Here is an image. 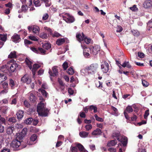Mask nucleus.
<instances>
[{
	"instance_id": "ddd939ff",
	"label": "nucleus",
	"mask_w": 152,
	"mask_h": 152,
	"mask_svg": "<svg viewBox=\"0 0 152 152\" xmlns=\"http://www.w3.org/2000/svg\"><path fill=\"white\" fill-rule=\"evenodd\" d=\"M80 73L83 76H86L90 75L87 66L84 69L81 70Z\"/></svg>"
},
{
	"instance_id": "b1692460",
	"label": "nucleus",
	"mask_w": 152,
	"mask_h": 152,
	"mask_svg": "<svg viewBox=\"0 0 152 152\" xmlns=\"http://www.w3.org/2000/svg\"><path fill=\"white\" fill-rule=\"evenodd\" d=\"M9 109L7 106H4L0 108V111L4 114H6L7 113Z\"/></svg>"
},
{
	"instance_id": "6e6d98bb",
	"label": "nucleus",
	"mask_w": 152,
	"mask_h": 152,
	"mask_svg": "<svg viewBox=\"0 0 152 152\" xmlns=\"http://www.w3.org/2000/svg\"><path fill=\"white\" fill-rule=\"evenodd\" d=\"M132 31L133 34L135 36H138L139 35V32L138 31L133 30Z\"/></svg>"
},
{
	"instance_id": "c9c22d12",
	"label": "nucleus",
	"mask_w": 152,
	"mask_h": 152,
	"mask_svg": "<svg viewBox=\"0 0 152 152\" xmlns=\"http://www.w3.org/2000/svg\"><path fill=\"white\" fill-rule=\"evenodd\" d=\"M16 52L15 51L11 52L8 56V58H12L16 57Z\"/></svg>"
},
{
	"instance_id": "2eb2a0df",
	"label": "nucleus",
	"mask_w": 152,
	"mask_h": 152,
	"mask_svg": "<svg viewBox=\"0 0 152 152\" xmlns=\"http://www.w3.org/2000/svg\"><path fill=\"white\" fill-rule=\"evenodd\" d=\"M12 39L13 42L17 43L19 42L20 41V38L18 35L17 34H15L12 37Z\"/></svg>"
},
{
	"instance_id": "338daca9",
	"label": "nucleus",
	"mask_w": 152,
	"mask_h": 152,
	"mask_svg": "<svg viewBox=\"0 0 152 152\" xmlns=\"http://www.w3.org/2000/svg\"><path fill=\"white\" fill-rule=\"evenodd\" d=\"M32 124L34 125H36L38 122V121L37 119H35L34 120L33 119Z\"/></svg>"
},
{
	"instance_id": "4c0bfd02",
	"label": "nucleus",
	"mask_w": 152,
	"mask_h": 152,
	"mask_svg": "<svg viewBox=\"0 0 152 152\" xmlns=\"http://www.w3.org/2000/svg\"><path fill=\"white\" fill-rule=\"evenodd\" d=\"M39 36L41 38L44 39H46L48 38L47 34L44 32L41 33L39 34Z\"/></svg>"
},
{
	"instance_id": "f8f14e48",
	"label": "nucleus",
	"mask_w": 152,
	"mask_h": 152,
	"mask_svg": "<svg viewBox=\"0 0 152 152\" xmlns=\"http://www.w3.org/2000/svg\"><path fill=\"white\" fill-rule=\"evenodd\" d=\"M133 111V110L131 106H127V107H126V110L124 111V113L126 119H128L127 112H128V113H131Z\"/></svg>"
},
{
	"instance_id": "393cba45",
	"label": "nucleus",
	"mask_w": 152,
	"mask_h": 152,
	"mask_svg": "<svg viewBox=\"0 0 152 152\" xmlns=\"http://www.w3.org/2000/svg\"><path fill=\"white\" fill-rule=\"evenodd\" d=\"M102 133L101 130L99 129H97L94 130L92 132V135H100Z\"/></svg>"
},
{
	"instance_id": "864d4df0",
	"label": "nucleus",
	"mask_w": 152,
	"mask_h": 152,
	"mask_svg": "<svg viewBox=\"0 0 152 152\" xmlns=\"http://www.w3.org/2000/svg\"><path fill=\"white\" fill-rule=\"evenodd\" d=\"M84 40L85 42L87 44L90 43L91 42V40L90 39L86 37L84 38Z\"/></svg>"
},
{
	"instance_id": "ea45409f",
	"label": "nucleus",
	"mask_w": 152,
	"mask_h": 152,
	"mask_svg": "<svg viewBox=\"0 0 152 152\" xmlns=\"http://www.w3.org/2000/svg\"><path fill=\"white\" fill-rule=\"evenodd\" d=\"M39 91L41 92L44 96L45 97H47L48 94L45 90L42 89H39Z\"/></svg>"
},
{
	"instance_id": "a211bd4d",
	"label": "nucleus",
	"mask_w": 152,
	"mask_h": 152,
	"mask_svg": "<svg viewBox=\"0 0 152 152\" xmlns=\"http://www.w3.org/2000/svg\"><path fill=\"white\" fill-rule=\"evenodd\" d=\"M40 67V66L38 64H35L34 65L32 69V74L34 77L35 75V72L37 69Z\"/></svg>"
},
{
	"instance_id": "c85d7f7f",
	"label": "nucleus",
	"mask_w": 152,
	"mask_h": 152,
	"mask_svg": "<svg viewBox=\"0 0 152 152\" xmlns=\"http://www.w3.org/2000/svg\"><path fill=\"white\" fill-rule=\"evenodd\" d=\"M24 137L20 133H18L16 134V140H18L21 141V142L22 141V139Z\"/></svg>"
},
{
	"instance_id": "72a5a7b5",
	"label": "nucleus",
	"mask_w": 152,
	"mask_h": 152,
	"mask_svg": "<svg viewBox=\"0 0 152 152\" xmlns=\"http://www.w3.org/2000/svg\"><path fill=\"white\" fill-rule=\"evenodd\" d=\"M88 134V132L83 131L79 133L80 136L82 137L85 138L87 137Z\"/></svg>"
},
{
	"instance_id": "c03bdc74",
	"label": "nucleus",
	"mask_w": 152,
	"mask_h": 152,
	"mask_svg": "<svg viewBox=\"0 0 152 152\" xmlns=\"http://www.w3.org/2000/svg\"><path fill=\"white\" fill-rule=\"evenodd\" d=\"M9 85L12 88H13L15 86V82L12 79H10Z\"/></svg>"
},
{
	"instance_id": "603ef678",
	"label": "nucleus",
	"mask_w": 152,
	"mask_h": 152,
	"mask_svg": "<svg viewBox=\"0 0 152 152\" xmlns=\"http://www.w3.org/2000/svg\"><path fill=\"white\" fill-rule=\"evenodd\" d=\"M67 73L69 75H72L74 73V70L72 68H69L67 71Z\"/></svg>"
},
{
	"instance_id": "5701e85b",
	"label": "nucleus",
	"mask_w": 152,
	"mask_h": 152,
	"mask_svg": "<svg viewBox=\"0 0 152 152\" xmlns=\"http://www.w3.org/2000/svg\"><path fill=\"white\" fill-rule=\"evenodd\" d=\"M32 31L34 34H39L40 31L39 27L37 26H34L33 27Z\"/></svg>"
},
{
	"instance_id": "4d7b16f0",
	"label": "nucleus",
	"mask_w": 152,
	"mask_h": 152,
	"mask_svg": "<svg viewBox=\"0 0 152 152\" xmlns=\"http://www.w3.org/2000/svg\"><path fill=\"white\" fill-rule=\"evenodd\" d=\"M28 9V7L25 5H23L21 7V10L23 12H25Z\"/></svg>"
},
{
	"instance_id": "412c9836",
	"label": "nucleus",
	"mask_w": 152,
	"mask_h": 152,
	"mask_svg": "<svg viewBox=\"0 0 152 152\" xmlns=\"http://www.w3.org/2000/svg\"><path fill=\"white\" fill-rule=\"evenodd\" d=\"M77 147L81 152H88L84 148L83 146L81 144H78L77 145Z\"/></svg>"
},
{
	"instance_id": "473e14b6",
	"label": "nucleus",
	"mask_w": 152,
	"mask_h": 152,
	"mask_svg": "<svg viewBox=\"0 0 152 152\" xmlns=\"http://www.w3.org/2000/svg\"><path fill=\"white\" fill-rule=\"evenodd\" d=\"M121 66L124 67H126L129 69L131 68V66L130 65L129 62L128 61H124V62L121 65Z\"/></svg>"
},
{
	"instance_id": "774afa93",
	"label": "nucleus",
	"mask_w": 152,
	"mask_h": 152,
	"mask_svg": "<svg viewBox=\"0 0 152 152\" xmlns=\"http://www.w3.org/2000/svg\"><path fill=\"white\" fill-rule=\"evenodd\" d=\"M122 28L121 26H118L116 30V32H121L122 31Z\"/></svg>"
},
{
	"instance_id": "a19ab883",
	"label": "nucleus",
	"mask_w": 152,
	"mask_h": 152,
	"mask_svg": "<svg viewBox=\"0 0 152 152\" xmlns=\"http://www.w3.org/2000/svg\"><path fill=\"white\" fill-rule=\"evenodd\" d=\"M29 99L31 101L34 102L35 101L36 99L35 96L33 94H30Z\"/></svg>"
},
{
	"instance_id": "a878e982",
	"label": "nucleus",
	"mask_w": 152,
	"mask_h": 152,
	"mask_svg": "<svg viewBox=\"0 0 152 152\" xmlns=\"http://www.w3.org/2000/svg\"><path fill=\"white\" fill-rule=\"evenodd\" d=\"M25 61L26 64L28 65L30 69H31L32 68L31 64L32 63L31 61L27 58H26Z\"/></svg>"
},
{
	"instance_id": "5fc2aeb1",
	"label": "nucleus",
	"mask_w": 152,
	"mask_h": 152,
	"mask_svg": "<svg viewBox=\"0 0 152 152\" xmlns=\"http://www.w3.org/2000/svg\"><path fill=\"white\" fill-rule=\"evenodd\" d=\"M70 150L72 152H78V150L76 147H72V146L70 148Z\"/></svg>"
},
{
	"instance_id": "cd10ccee",
	"label": "nucleus",
	"mask_w": 152,
	"mask_h": 152,
	"mask_svg": "<svg viewBox=\"0 0 152 152\" xmlns=\"http://www.w3.org/2000/svg\"><path fill=\"white\" fill-rule=\"evenodd\" d=\"M117 143V142L115 140H112L108 142L107 145L109 147L113 146Z\"/></svg>"
},
{
	"instance_id": "a18cd8bd",
	"label": "nucleus",
	"mask_w": 152,
	"mask_h": 152,
	"mask_svg": "<svg viewBox=\"0 0 152 152\" xmlns=\"http://www.w3.org/2000/svg\"><path fill=\"white\" fill-rule=\"evenodd\" d=\"M28 37L30 39L33 41H38V40L37 38L34 36L30 35Z\"/></svg>"
},
{
	"instance_id": "20e7f679",
	"label": "nucleus",
	"mask_w": 152,
	"mask_h": 152,
	"mask_svg": "<svg viewBox=\"0 0 152 152\" xmlns=\"http://www.w3.org/2000/svg\"><path fill=\"white\" fill-rule=\"evenodd\" d=\"M113 136H115L114 134H113ZM115 137H116V139L117 140L122 142V144L124 145H125L127 144V138L126 137L124 136H121L120 135V134L119 133H118L116 134V135L115 136Z\"/></svg>"
},
{
	"instance_id": "c756f323",
	"label": "nucleus",
	"mask_w": 152,
	"mask_h": 152,
	"mask_svg": "<svg viewBox=\"0 0 152 152\" xmlns=\"http://www.w3.org/2000/svg\"><path fill=\"white\" fill-rule=\"evenodd\" d=\"M7 79V77L3 73H0V83H1Z\"/></svg>"
},
{
	"instance_id": "e433bc0d",
	"label": "nucleus",
	"mask_w": 152,
	"mask_h": 152,
	"mask_svg": "<svg viewBox=\"0 0 152 152\" xmlns=\"http://www.w3.org/2000/svg\"><path fill=\"white\" fill-rule=\"evenodd\" d=\"M44 3L46 7H49L51 4V0H42Z\"/></svg>"
},
{
	"instance_id": "bb28decb",
	"label": "nucleus",
	"mask_w": 152,
	"mask_h": 152,
	"mask_svg": "<svg viewBox=\"0 0 152 152\" xmlns=\"http://www.w3.org/2000/svg\"><path fill=\"white\" fill-rule=\"evenodd\" d=\"M42 47L45 50H48L51 48V45L48 43H45L43 44Z\"/></svg>"
},
{
	"instance_id": "0e129e2a",
	"label": "nucleus",
	"mask_w": 152,
	"mask_h": 152,
	"mask_svg": "<svg viewBox=\"0 0 152 152\" xmlns=\"http://www.w3.org/2000/svg\"><path fill=\"white\" fill-rule=\"evenodd\" d=\"M2 86L4 88L6 89L8 87V84L7 83L4 82L2 83Z\"/></svg>"
},
{
	"instance_id": "39448f33",
	"label": "nucleus",
	"mask_w": 152,
	"mask_h": 152,
	"mask_svg": "<svg viewBox=\"0 0 152 152\" xmlns=\"http://www.w3.org/2000/svg\"><path fill=\"white\" fill-rule=\"evenodd\" d=\"M100 47L97 45L90 46L89 51L91 54L93 55H96L97 54L98 52L100 50Z\"/></svg>"
},
{
	"instance_id": "0eeeda50",
	"label": "nucleus",
	"mask_w": 152,
	"mask_h": 152,
	"mask_svg": "<svg viewBox=\"0 0 152 152\" xmlns=\"http://www.w3.org/2000/svg\"><path fill=\"white\" fill-rule=\"evenodd\" d=\"M101 69L104 73L108 72L110 69L108 63L106 61H104L101 65Z\"/></svg>"
},
{
	"instance_id": "79ce46f5",
	"label": "nucleus",
	"mask_w": 152,
	"mask_h": 152,
	"mask_svg": "<svg viewBox=\"0 0 152 152\" xmlns=\"http://www.w3.org/2000/svg\"><path fill=\"white\" fill-rule=\"evenodd\" d=\"M34 2L35 6L36 7H39L41 5V4L39 0H34Z\"/></svg>"
},
{
	"instance_id": "4468645a",
	"label": "nucleus",
	"mask_w": 152,
	"mask_h": 152,
	"mask_svg": "<svg viewBox=\"0 0 152 152\" xmlns=\"http://www.w3.org/2000/svg\"><path fill=\"white\" fill-rule=\"evenodd\" d=\"M52 70L53 72V73L50 70H49V73L50 75L53 76H55L57 75L58 72L57 67L56 66L53 67L52 68Z\"/></svg>"
},
{
	"instance_id": "f3484780",
	"label": "nucleus",
	"mask_w": 152,
	"mask_h": 152,
	"mask_svg": "<svg viewBox=\"0 0 152 152\" xmlns=\"http://www.w3.org/2000/svg\"><path fill=\"white\" fill-rule=\"evenodd\" d=\"M143 6L145 8H149L152 6V1L150 0L146 1L144 3Z\"/></svg>"
},
{
	"instance_id": "9d476101",
	"label": "nucleus",
	"mask_w": 152,
	"mask_h": 152,
	"mask_svg": "<svg viewBox=\"0 0 152 152\" xmlns=\"http://www.w3.org/2000/svg\"><path fill=\"white\" fill-rule=\"evenodd\" d=\"M21 81L23 82L26 83L28 84H30L31 81L29 76L27 75H24L22 77Z\"/></svg>"
},
{
	"instance_id": "dca6fc26",
	"label": "nucleus",
	"mask_w": 152,
	"mask_h": 152,
	"mask_svg": "<svg viewBox=\"0 0 152 152\" xmlns=\"http://www.w3.org/2000/svg\"><path fill=\"white\" fill-rule=\"evenodd\" d=\"M76 37L77 40L80 42L83 40L85 37V35L83 33L82 34V35L79 33L77 34Z\"/></svg>"
},
{
	"instance_id": "f704fd0d",
	"label": "nucleus",
	"mask_w": 152,
	"mask_h": 152,
	"mask_svg": "<svg viewBox=\"0 0 152 152\" xmlns=\"http://www.w3.org/2000/svg\"><path fill=\"white\" fill-rule=\"evenodd\" d=\"M7 39V34H0V40L5 42Z\"/></svg>"
},
{
	"instance_id": "052dcab7",
	"label": "nucleus",
	"mask_w": 152,
	"mask_h": 152,
	"mask_svg": "<svg viewBox=\"0 0 152 152\" xmlns=\"http://www.w3.org/2000/svg\"><path fill=\"white\" fill-rule=\"evenodd\" d=\"M53 37H58L61 36V34L57 32H55L53 34H52Z\"/></svg>"
},
{
	"instance_id": "1a4fd4ad",
	"label": "nucleus",
	"mask_w": 152,
	"mask_h": 152,
	"mask_svg": "<svg viewBox=\"0 0 152 152\" xmlns=\"http://www.w3.org/2000/svg\"><path fill=\"white\" fill-rule=\"evenodd\" d=\"M81 47L83 49V53L84 56L85 57H88L90 56V54L89 53V49L84 45L81 44Z\"/></svg>"
},
{
	"instance_id": "e2e57ef3",
	"label": "nucleus",
	"mask_w": 152,
	"mask_h": 152,
	"mask_svg": "<svg viewBox=\"0 0 152 152\" xmlns=\"http://www.w3.org/2000/svg\"><path fill=\"white\" fill-rule=\"evenodd\" d=\"M149 110H148L145 111L144 115V118L145 119H146L147 118L148 116L149 115Z\"/></svg>"
},
{
	"instance_id": "6ab92c4d",
	"label": "nucleus",
	"mask_w": 152,
	"mask_h": 152,
	"mask_svg": "<svg viewBox=\"0 0 152 152\" xmlns=\"http://www.w3.org/2000/svg\"><path fill=\"white\" fill-rule=\"evenodd\" d=\"M18 66V65L16 64H12L10 67V71L11 72H14Z\"/></svg>"
},
{
	"instance_id": "680f3d73",
	"label": "nucleus",
	"mask_w": 152,
	"mask_h": 152,
	"mask_svg": "<svg viewBox=\"0 0 152 152\" xmlns=\"http://www.w3.org/2000/svg\"><path fill=\"white\" fill-rule=\"evenodd\" d=\"M147 26L148 27L150 28H152V19L149 20L147 23Z\"/></svg>"
},
{
	"instance_id": "69168bd1",
	"label": "nucleus",
	"mask_w": 152,
	"mask_h": 152,
	"mask_svg": "<svg viewBox=\"0 0 152 152\" xmlns=\"http://www.w3.org/2000/svg\"><path fill=\"white\" fill-rule=\"evenodd\" d=\"M68 92L71 95H72L74 94V91L71 88H69L68 89Z\"/></svg>"
},
{
	"instance_id": "7c9ffc66",
	"label": "nucleus",
	"mask_w": 152,
	"mask_h": 152,
	"mask_svg": "<svg viewBox=\"0 0 152 152\" xmlns=\"http://www.w3.org/2000/svg\"><path fill=\"white\" fill-rule=\"evenodd\" d=\"M89 110L90 111H92L94 110V113H96L97 112V107L94 105H91L88 107Z\"/></svg>"
},
{
	"instance_id": "f257e3e1",
	"label": "nucleus",
	"mask_w": 152,
	"mask_h": 152,
	"mask_svg": "<svg viewBox=\"0 0 152 152\" xmlns=\"http://www.w3.org/2000/svg\"><path fill=\"white\" fill-rule=\"evenodd\" d=\"M48 110L45 107V104L42 102L38 105L37 112L39 115L42 116H47Z\"/></svg>"
},
{
	"instance_id": "13d9d810",
	"label": "nucleus",
	"mask_w": 152,
	"mask_h": 152,
	"mask_svg": "<svg viewBox=\"0 0 152 152\" xmlns=\"http://www.w3.org/2000/svg\"><path fill=\"white\" fill-rule=\"evenodd\" d=\"M62 66L64 70H66L68 67V63L66 62H65L62 65Z\"/></svg>"
},
{
	"instance_id": "9b49d317",
	"label": "nucleus",
	"mask_w": 152,
	"mask_h": 152,
	"mask_svg": "<svg viewBox=\"0 0 152 152\" xmlns=\"http://www.w3.org/2000/svg\"><path fill=\"white\" fill-rule=\"evenodd\" d=\"M37 139V136L35 134H33L31 136L30 140L28 142V144L32 145L35 144Z\"/></svg>"
},
{
	"instance_id": "49530a36",
	"label": "nucleus",
	"mask_w": 152,
	"mask_h": 152,
	"mask_svg": "<svg viewBox=\"0 0 152 152\" xmlns=\"http://www.w3.org/2000/svg\"><path fill=\"white\" fill-rule=\"evenodd\" d=\"M94 117L96 120L100 122H103L104 120L103 119L99 117L96 114L94 115Z\"/></svg>"
},
{
	"instance_id": "aec40b11",
	"label": "nucleus",
	"mask_w": 152,
	"mask_h": 152,
	"mask_svg": "<svg viewBox=\"0 0 152 152\" xmlns=\"http://www.w3.org/2000/svg\"><path fill=\"white\" fill-rule=\"evenodd\" d=\"M16 115L18 119H21L24 115V112L21 110H19L16 113Z\"/></svg>"
},
{
	"instance_id": "de8ad7c7",
	"label": "nucleus",
	"mask_w": 152,
	"mask_h": 152,
	"mask_svg": "<svg viewBox=\"0 0 152 152\" xmlns=\"http://www.w3.org/2000/svg\"><path fill=\"white\" fill-rule=\"evenodd\" d=\"M85 127L86 131H89L92 128V126L91 124H87L86 125Z\"/></svg>"
},
{
	"instance_id": "423d86ee",
	"label": "nucleus",
	"mask_w": 152,
	"mask_h": 152,
	"mask_svg": "<svg viewBox=\"0 0 152 152\" xmlns=\"http://www.w3.org/2000/svg\"><path fill=\"white\" fill-rule=\"evenodd\" d=\"M31 49L34 52L43 55L46 54L48 53H47L46 50L44 49L42 47L39 48H31Z\"/></svg>"
},
{
	"instance_id": "4be33fe9",
	"label": "nucleus",
	"mask_w": 152,
	"mask_h": 152,
	"mask_svg": "<svg viewBox=\"0 0 152 152\" xmlns=\"http://www.w3.org/2000/svg\"><path fill=\"white\" fill-rule=\"evenodd\" d=\"M65 42V38L59 39L56 41V44L58 45H60L64 44Z\"/></svg>"
},
{
	"instance_id": "3c124183",
	"label": "nucleus",
	"mask_w": 152,
	"mask_h": 152,
	"mask_svg": "<svg viewBox=\"0 0 152 152\" xmlns=\"http://www.w3.org/2000/svg\"><path fill=\"white\" fill-rule=\"evenodd\" d=\"M130 9L133 11H136L138 10V8L137 7L136 5H134L133 7H130Z\"/></svg>"
},
{
	"instance_id": "6e6552de",
	"label": "nucleus",
	"mask_w": 152,
	"mask_h": 152,
	"mask_svg": "<svg viewBox=\"0 0 152 152\" xmlns=\"http://www.w3.org/2000/svg\"><path fill=\"white\" fill-rule=\"evenodd\" d=\"M21 145V141L18 140H14L10 144L11 147L14 148L19 147Z\"/></svg>"
},
{
	"instance_id": "09e8293b",
	"label": "nucleus",
	"mask_w": 152,
	"mask_h": 152,
	"mask_svg": "<svg viewBox=\"0 0 152 152\" xmlns=\"http://www.w3.org/2000/svg\"><path fill=\"white\" fill-rule=\"evenodd\" d=\"M8 121L10 122L15 123L16 121V119L15 117H13L9 118Z\"/></svg>"
},
{
	"instance_id": "37998d69",
	"label": "nucleus",
	"mask_w": 152,
	"mask_h": 152,
	"mask_svg": "<svg viewBox=\"0 0 152 152\" xmlns=\"http://www.w3.org/2000/svg\"><path fill=\"white\" fill-rule=\"evenodd\" d=\"M27 131V129L26 128H24L22 130L21 132L20 133L21 134H22L24 137L26 134Z\"/></svg>"
},
{
	"instance_id": "8fccbe9b",
	"label": "nucleus",
	"mask_w": 152,
	"mask_h": 152,
	"mask_svg": "<svg viewBox=\"0 0 152 152\" xmlns=\"http://www.w3.org/2000/svg\"><path fill=\"white\" fill-rule=\"evenodd\" d=\"M142 84L144 87H147L149 84L145 80H142Z\"/></svg>"
},
{
	"instance_id": "58836bf2",
	"label": "nucleus",
	"mask_w": 152,
	"mask_h": 152,
	"mask_svg": "<svg viewBox=\"0 0 152 152\" xmlns=\"http://www.w3.org/2000/svg\"><path fill=\"white\" fill-rule=\"evenodd\" d=\"M33 118H29L26 119L25 123L27 124H30L32 122Z\"/></svg>"
},
{
	"instance_id": "f03ea898",
	"label": "nucleus",
	"mask_w": 152,
	"mask_h": 152,
	"mask_svg": "<svg viewBox=\"0 0 152 152\" xmlns=\"http://www.w3.org/2000/svg\"><path fill=\"white\" fill-rule=\"evenodd\" d=\"M87 66L90 75H93L96 73L98 68V65L96 64H93Z\"/></svg>"
},
{
	"instance_id": "bf43d9fd",
	"label": "nucleus",
	"mask_w": 152,
	"mask_h": 152,
	"mask_svg": "<svg viewBox=\"0 0 152 152\" xmlns=\"http://www.w3.org/2000/svg\"><path fill=\"white\" fill-rule=\"evenodd\" d=\"M44 28L45 30L48 32L50 34H52V31L50 28L45 27Z\"/></svg>"
},
{
	"instance_id": "7ed1b4c3",
	"label": "nucleus",
	"mask_w": 152,
	"mask_h": 152,
	"mask_svg": "<svg viewBox=\"0 0 152 152\" xmlns=\"http://www.w3.org/2000/svg\"><path fill=\"white\" fill-rule=\"evenodd\" d=\"M62 16L63 20L67 23H72L75 20V19L74 17L68 13L64 14Z\"/></svg>"
},
{
	"instance_id": "2f4dec72",
	"label": "nucleus",
	"mask_w": 152,
	"mask_h": 152,
	"mask_svg": "<svg viewBox=\"0 0 152 152\" xmlns=\"http://www.w3.org/2000/svg\"><path fill=\"white\" fill-rule=\"evenodd\" d=\"M14 129V128L13 127H9L7 129V132L9 134H11L13 133Z\"/></svg>"
}]
</instances>
